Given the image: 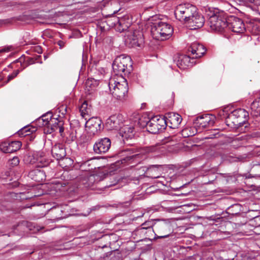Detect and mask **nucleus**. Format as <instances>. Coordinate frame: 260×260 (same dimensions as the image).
Returning <instances> with one entry per match:
<instances>
[{
    "label": "nucleus",
    "instance_id": "052dcab7",
    "mask_svg": "<svg viewBox=\"0 0 260 260\" xmlns=\"http://www.w3.org/2000/svg\"><path fill=\"white\" fill-rule=\"evenodd\" d=\"M235 206H236V207H238V206H239V205H235Z\"/></svg>",
    "mask_w": 260,
    "mask_h": 260
},
{
    "label": "nucleus",
    "instance_id": "393cba45",
    "mask_svg": "<svg viewBox=\"0 0 260 260\" xmlns=\"http://www.w3.org/2000/svg\"><path fill=\"white\" fill-rule=\"evenodd\" d=\"M38 155L37 154H34L31 155H29L25 159V161L27 163L30 164H37V166L38 167H43L45 166V164L39 165V163H42L43 161V159L41 157V155H40V157H38Z\"/></svg>",
    "mask_w": 260,
    "mask_h": 260
},
{
    "label": "nucleus",
    "instance_id": "cd10ccee",
    "mask_svg": "<svg viewBox=\"0 0 260 260\" xmlns=\"http://www.w3.org/2000/svg\"><path fill=\"white\" fill-rule=\"evenodd\" d=\"M120 156H123V157L119 160H116L115 162V170L116 169V167H119L120 164H123L128 162V161H131L132 159H133L134 157H136L137 156V154L132 155H128L127 154H122Z\"/></svg>",
    "mask_w": 260,
    "mask_h": 260
},
{
    "label": "nucleus",
    "instance_id": "412c9836",
    "mask_svg": "<svg viewBox=\"0 0 260 260\" xmlns=\"http://www.w3.org/2000/svg\"><path fill=\"white\" fill-rule=\"evenodd\" d=\"M28 177L36 182H40L45 179L46 175L43 170L36 169L29 172Z\"/></svg>",
    "mask_w": 260,
    "mask_h": 260
},
{
    "label": "nucleus",
    "instance_id": "4d7b16f0",
    "mask_svg": "<svg viewBox=\"0 0 260 260\" xmlns=\"http://www.w3.org/2000/svg\"><path fill=\"white\" fill-rule=\"evenodd\" d=\"M112 186V185H110L109 186H106V187H105V188H107V187H110V186Z\"/></svg>",
    "mask_w": 260,
    "mask_h": 260
},
{
    "label": "nucleus",
    "instance_id": "1a4fd4ad",
    "mask_svg": "<svg viewBox=\"0 0 260 260\" xmlns=\"http://www.w3.org/2000/svg\"><path fill=\"white\" fill-rule=\"evenodd\" d=\"M227 25L229 29L236 33H243L246 29L242 20L234 16L228 18Z\"/></svg>",
    "mask_w": 260,
    "mask_h": 260
},
{
    "label": "nucleus",
    "instance_id": "5fc2aeb1",
    "mask_svg": "<svg viewBox=\"0 0 260 260\" xmlns=\"http://www.w3.org/2000/svg\"><path fill=\"white\" fill-rule=\"evenodd\" d=\"M109 89L111 90V87H110V83H109Z\"/></svg>",
    "mask_w": 260,
    "mask_h": 260
},
{
    "label": "nucleus",
    "instance_id": "72a5a7b5",
    "mask_svg": "<svg viewBox=\"0 0 260 260\" xmlns=\"http://www.w3.org/2000/svg\"><path fill=\"white\" fill-rule=\"evenodd\" d=\"M99 178V176L96 175H90L88 178V186L91 187L92 185L94 183L96 180Z\"/></svg>",
    "mask_w": 260,
    "mask_h": 260
},
{
    "label": "nucleus",
    "instance_id": "a18cd8bd",
    "mask_svg": "<svg viewBox=\"0 0 260 260\" xmlns=\"http://www.w3.org/2000/svg\"><path fill=\"white\" fill-rule=\"evenodd\" d=\"M255 5H260V0H255Z\"/></svg>",
    "mask_w": 260,
    "mask_h": 260
},
{
    "label": "nucleus",
    "instance_id": "4468645a",
    "mask_svg": "<svg viewBox=\"0 0 260 260\" xmlns=\"http://www.w3.org/2000/svg\"><path fill=\"white\" fill-rule=\"evenodd\" d=\"M205 23V19L201 14H199L198 10L196 14H194L186 23L191 29H197L201 28Z\"/></svg>",
    "mask_w": 260,
    "mask_h": 260
},
{
    "label": "nucleus",
    "instance_id": "9d476101",
    "mask_svg": "<svg viewBox=\"0 0 260 260\" xmlns=\"http://www.w3.org/2000/svg\"><path fill=\"white\" fill-rule=\"evenodd\" d=\"M50 123L46 127L44 131L47 134H51L53 132H58L61 135L64 131L63 124L64 122L62 120L61 118L58 115V117L53 118L50 121Z\"/></svg>",
    "mask_w": 260,
    "mask_h": 260
},
{
    "label": "nucleus",
    "instance_id": "20e7f679",
    "mask_svg": "<svg viewBox=\"0 0 260 260\" xmlns=\"http://www.w3.org/2000/svg\"><path fill=\"white\" fill-rule=\"evenodd\" d=\"M198 10L197 7L190 4L186 3L178 5L175 10L176 18L180 21H184L186 23L189 19L196 14Z\"/></svg>",
    "mask_w": 260,
    "mask_h": 260
},
{
    "label": "nucleus",
    "instance_id": "f704fd0d",
    "mask_svg": "<svg viewBox=\"0 0 260 260\" xmlns=\"http://www.w3.org/2000/svg\"><path fill=\"white\" fill-rule=\"evenodd\" d=\"M19 158L17 156H15L12 159L9 160V165L12 167H14L19 165Z\"/></svg>",
    "mask_w": 260,
    "mask_h": 260
},
{
    "label": "nucleus",
    "instance_id": "8fccbe9b",
    "mask_svg": "<svg viewBox=\"0 0 260 260\" xmlns=\"http://www.w3.org/2000/svg\"><path fill=\"white\" fill-rule=\"evenodd\" d=\"M159 176L158 175H156V176H152V177H153L154 178H158Z\"/></svg>",
    "mask_w": 260,
    "mask_h": 260
},
{
    "label": "nucleus",
    "instance_id": "5701e85b",
    "mask_svg": "<svg viewBox=\"0 0 260 260\" xmlns=\"http://www.w3.org/2000/svg\"><path fill=\"white\" fill-rule=\"evenodd\" d=\"M232 113L236 117L238 120L241 121L242 126L245 123L247 120V117L248 113L245 110L242 109H237L232 112Z\"/></svg>",
    "mask_w": 260,
    "mask_h": 260
},
{
    "label": "nucleus",
    "instance_id": "9b49d317",
    "mask_svg": "<svg viewBox=\"0 0 260 260\" xmlns=\"http://www.w3.org/2000/svg\"><path fill=\"white\" fill-rule=\"evenodd\" d=\"M111 142L110 139L104 138L99 139L93 145V150L97 154L106 153L111 147Z\"/></svg>",
    "mask_w": 260,
    "mask_h": 260
},
{
    "label": "nucleus",
    "instance_id": "4be33fe9",
    "mask_svg": "<svg viewBox=\"0 0 260 260\" xmlns=\"http://www.w3.org/2000/svg\"><path fill=\"white\" fill-rule=\"evenodd\" d=\"M212 118H214L212 115L206 114L197 118V123L199 124L200 127L206 128L209 125L213 124Z\"/></svg>",
    "mask_w": 260,
    "mask_h": 260
},
{
    "label": "nucleus",
    "instance_id": "ea45409f",
    "mask_svg": "<svg viewBox=\"0 0 260 260\" xmlns=\"http://www.w3.org/2000/svg\"><path fill=\"white\" fill-rule=\"evenodd\" d=\"M34 51L35 52H37V53L40 54V53H42V48L39 46H35L34 47Z\"/></svg>",
    "mask_w": 260,
    "mask_h": 260
},
{
    "label": "nucleus",
    "instance_id": "bb28decb",
    "mask_svg": "<svg viewBox=\"0 0 260 260\" xmlns=\"http://www.w3.org/2000/svg\"><path fill=\"white\" fill-rule=\"evenodd\" d=\"M36 130L37 128L36 127L28 125L23 127L18 131V134L20 137H25L32 134L34 132H36Z\"/></svg>",
    "mask_w": 260,
    "mask_h": 260
},
{
    "label": "nucleus",
    "instance_id": "7c9ffc66",
    "mask_svg": "<svg viewBox=\"0 0 260 260\" xmlns=\"http://www.w3.org/2000/svg\"><path fill=\"white\" fill-rule=\"evenodd\" d=\"M81 115L84 117L86 115H88L89 112H90V108L88 107L87 102L86 101H84L79 109Z\"/></svg>",
    "mask_w": 260,
    "mask_h": 260
},
{
    "label": "nucleus",
    "instance_id": "603ef678",
    "mask_svg": "<svg viewBox=\"0 0 260 260\" xmlns=\"http://www.w3.org/2000/svg\"><path fill=\"white\" fill-rule=\"evenodd\" d=\"M240 160V158L239 157H236L235 161H237V160Z\"/></svg>",
    "mask_w": 260,
    "mask_h": 260
},
{
    "label": "nucleus",
    "instance_id": "b1692460",
    "mask_svg": "<svg viewBox=\"0 0 260 260\" xmlns=\"http://www.w3.org/2000/svg\"><path fill=\"white\" fill-rule=\"evenodd\" d=\"M225 123L228 126L233 128L242 126L241 121L238 120L232 112L226 117Z\"/></svg>",
    "mask_w": 260,
    "mask_h": 260
},
{
    "label": "nucleus",
    "instance_id": "7ed1b4c3",
    "mask_svg": "<svg viewBox=\"0 0 260 260\" xmlns=\"http://www.w3.org/2000/svg\"><path fill=\"white\" fill-rule=\"evenodd\" d=\"M117 125H115V131H118L116 137H121L123 142L125 140L132 139L134 137V127L132 125L123 124L125 123V118L121 114H118L116 117Z\"/></svg>",
    "mask_w": 260,
    "mask_h": 260
},
{
    "label": "nucleus",
    "instance_id": "c756f323",
    "mask_svg": "<svg viewBox=\"0 0 260 260\" xmlns=\"http://www.w3.org/2000/svg\"><path fill=\"white\" fill-rule=\"evenodd\" d=\"M59 165L63 168L68 169L73 164V160L69 157L66 156L62 158L59 159Z\"/></svg>",
    "mask_w": 260,
    "mask_h": 260
},
{
    "label": "nucleus",
    "instance_id": "a211bd4d",
    "mask_svg": "<svg viewBox=\"0 0 260 260\" xmlns=\"http://www.w3.org/2000/svg\"><path fill=\"white\" fill-rule=\"evenodd\" d=\"M127 42L129 43L132 47H141L144 42L142 33L139 31L134 32L129 37Z\"/></svg>",
    "mask_w": 260,
    "mask_h": 260
},
{
    "label": "nucleus",
    "instance_id": "49530a36",
    "mask_svg": "<svg viewBox=\"0 0 260 260\" xmlns=\"http://www.w3.org/2000/svg\"><path fill=\"white\" fill-rule=\"evenodd\" d=\"M250 3H252L254 5L255 0H247Z\"/></svg>",
    "mask_w": 260,
    "mask_h": 260
},
{
    "label": "nucleus",
    "instance_id": "423d86ee",
    "mask_svg": "<svg viewBox=\"0 0 260 260\" xmlns=\"http://www.w3.org/2000/svg\"><path fill=\"white\" fill-rule=\"evenodd\" d=\"M128 68H132V59L129 56L121 54L115 58V76H122V73Z\"/></svg>",
    "mask_w": 260,
    "mask_h": 260
},
{
    "label": "nucleus",
    "instance_id": "bf43d9fd",
    "mask_svg": "<svg viewBox=\"0 0 260 260\" xmlns=\"http://www.w3.org/2000/svg\"><path fill=\"white\" fill-rule=\"evenodd\" d=\"M117 13V12L115 10V12H114V14L115 15Z\"/></svg>",
    "mask_w": 260,
    "mask_h": 260
},
{
    "label": "nucleus",
    "instance_id": "2f4dec72",
    "mask_svg": "<svg viewBox=\"0 0 260 260\" xmlns=\"http://www.w3.org/2000/svg\"><path fill=\"white\" fill-rule=\"evenodd\" d=\"M154 224H155V222L152 220L146 221V222H145L144 223H142L141 225V229H140V230H143V229H146V230L149 229V230H151V229L152 228H153V230L154 231Z\"/></svg>",
    "mask_w": 260,
    "mask_h": 260
},
{
    "label": "nucleus",
    "instance_id": "c03bdc74",
    "mask_svg": "<svg viewBox=\"0 0 260 260\" xmlns=\"http://www.w3.org/2000/svg\"><path fill=\"white\" fill-rule=\"evenodd\" d=\"M90 160H88V161H86L85 162H84L81 166H84V167H86V166H90Z\"/></svg>",
    "mask_w": 260,
    "mask_h": 260
},
{
    "label": "nucleus",
    "instance_id": "f03ea898",
    "mask_svg": "<svg viewBox=\"0 0 260 260\" xmlns=\"http://www.w3.org/2000/svg\"><path fill=\"white\" fill-rule=\"evenodd\" d=\"M151 35L157 40L164 41L170 38L173 32L172 26L166 22L159 21L151 26Z\"/></svg>",
    "mask_w": 260,
    "mask_h": 260
},
{
    "label": "nucleus",
    "instance_id": "aec40b11",
    "mask_svg": "<svg viewBox=\"0 0 260 260\" xmlns=\"http://www.w3.org/2000/svg\"><path fill=\"white\" fill-rule=\"evenodd\" d=\"M51 153L53 157L57 160L60 159L66 156L65 148L61 143L56 144L52 147Z\"/></svg>",
    "mask_w": 260,
    "mask_h": 260
},
{
    "label": "nucleus",
    "instance_id": "864d4df0",
    "mask_svg": "<svg viewBox=\"0 0 260 260\" xmlns=\"http://www.w3.org/2000/svg\"><path fill=\"white\" fill-rule=\"evenodd\" d=\"M111 66H112V68H114V61L112 63Z\"/></svg>",
    "mask_w": 260,
    "mask_h": 260
},
{
    "label": "nucleus",
    "instance_id": "dca6fc26",
    "mask_svg": "<svg viewBox=\"0 0 260 260\" xmlns=\"http://www.w3.org/2000/svg\"><path fill=\"white\" fill-rule=\"evenodd\" d=\"M21 146V143L19 141L4 142L0 144V149L4 153H13L18 150Z\"/></svg>",
    "mask_w": 260,
    "mask_h": 260
},
{
    "label": "nucleus",
    "instance_id": "ddd939ff",
    "mask_svg": "<svg viewBox=\"0 0 260 260\" xmlns=\"http://www.w3.org/2000/svg\"><path fill=\"white\" fill-rule=\"evenodd\" d=\"M102 120L98 117H92L86 122V127L88 129V132L94 135L102 128Z\"/></svg>",
    "mask_w": 260,
    "mask_h": 260
},
{
    "label": "nucleus",
    "instance_id": "6e6552de",
    "mask_svg": "<svg viewBox=\"0 0 260 260\" xmlns=\"http://www.w3.org/2000/svg\"><path fill=\"white\" fill-rule=\"evenodd\" d=\"M159 235L158 238L168 237L172 233V228L170 223L165 221H158L155 222L154 230Z\"/></svg>",
    "mask_w": 260,
    "mask_h": 260
},
{
    "label": "nucleus",
    "instance_id": "473e14b6",
    "mask_svg": "<svg viewBox=\"0 0 260 260\" xmlns=\"http://www.w3.org/2000/svg\"><path fill=\"white\" fill-rule=\"evenodd\" d=\"M112 118V116H110L105 122V127L108 130H113L114 129V122Z\"/></svg>",
    "mask_w": 260,
    "mask_h": 260
},
{
    "label": "nucleus",
    "instance_id": "c85d7f7f",
    "mask_svg": "<svg viewBox=\"0 0 260 260\" xmlns=\"http://www.w3.org/2000/svg\"><path fill=\"white\" fill-rule=\"evenodd\" d=\"M54 118L55 117H53L51 112H47L39 118L38 121L40 122V121L42 120V125L47 127V126L51 123L50 121Z\"/></svg>",
    "mask_w": 260,
    "mask_h": 260
},
{
    "label": "nucleus",
    "instance_id": "a878e982",
    "mask_svg": "<svg viewBox=\"0 0 260 260\" xmlns=\"http://www.w3.org/2000/svg\"><path fill=\"white\" fill-rule=\"evenodd\" d=\"M251 115L253 118L260 116V97L255 99L251 104Z\"/></svg>",
    "mask_w": 260,
    "mask_h": 260
},
{
    "label": "nucleus",
    "instance_id": "a19ab883",
    "mask_svg": "<svg viewBox=\"0 0 260 260\" xmlns=\"http://www.w3.org/2000/svg\"><path fill=\"white\" fill-rule=\"evenodd\" d=\"M132 150L128 149V148H125V149H123L122 151H121V153H130V152H131Z\"/></svg>",
    "mask_w": 260,
    "mask_h": 260
},
{
    "label": "nucleus",
    "instance_id": "58836bf2",
    "mask_svg": "<svg viewBox=\"0 0 260 260\" xmlns=\"http://www.w3.org/2000/svg\"><path fill=\"white\" fill-rule=\"evenodd\" d=\"M255 126L260 129V116L254 118L252 120Z\"/></svg>",
    "mask_w": 260,
    "mask_h": 260
},
{
    "label": "nucleus",
    "instance_id": "f3484780",
    "mask_svg": "<svg viewBox=\"0 0 260 260\" xmlns=\"http://www.w3.org/2000/svg\"><path fill=\"white\" fill-rule=\"evenodd\" d=\"M128 17H118L115 15V30L119 32L126 30L129 26Z\"/></svg>",
    "mask_w": 260,
    "mask_h": 260
},
{
    "label": "nucleus",
    "instance_id": "de8ad7c7",
    "mask_svg": "<svg viewBox=\"0 0 260 260\" xmlns=\"http://www.w3.org/2000/svg\"><path fill=\"white\" fill-rule=\"evenodd\" d=\"M123 180H125V178H121V181H120V179H118V180L117 181V183H120L121 182H123Z\"/></svg>",
    "mask_w": 260,
    "mask_h": 260
},
{
    "label": "nucleus",
    "instance_id": "f8f14e48",
    "mask_svg": "<svg viewBox=\"0 0 260 260\" xmlns=\"http://www.w3.org/2000/svg\"><path fill=\"white\" fill-rule=\"evenodd\" d=\"M164 117L166 121V125H168L174 129L178 128L182 120L181 115L174 112L167 113Z\"/></svg>",
    "mask_w": 260,
    "mask_h": 260
},
{
    "label": "nucleus",
    "instance_id": "09e8293b",
    "mask_svg": "<svg viewBox=\"0 0 260 260\" xmlns=\"http://www.w3.org/2000/svg\"><path fill=\"white\" fill-rule=\"evenodd\" d=\"M3 78V77L2 75V74H0V81H1V80H2Z\"/></svg>",
    "mask_w": 260,
    "mask_h": 260
},
{
    "label": "nucleus",
    "instance_id": "e433bc0d",
    "mask_svg": "<svg viewBox=\"0 0 260 260\" xmlns=\"http://www.w3.org/2000/svg\"><path fill=\"white\" fill-rule=\"evenodd\" d=\"M19 73V70H15L12 74L8 76V79L6 83H8L10 81L15 78Z\"/></svg>",
    "mask_w": 260,
    "mask_h": 260
},
{
    "label": "nucleus",
    "instance_id": "4c0bfd02",
    "mask_svg": "<svg viewBox=\"0 0 260 260\" xmlns=\"http://www.w3.org/2000/svg\"><path fill=\"white\" fill-rule=\"evenodd\" d=\"M161 165H157L150 166L149 168H148V173H149V175H150L151 173H152L153 171H157L158 168L161 167Z\"/></svg>",
    "mask_w": 260,
    "mask_h": 260
},
{
    "label": "nucleus",
    "instance_id": "6e6d98bb",
    "mask_svg": "<svg viewBox=\"0 0 260 260\" xmlns=\"http://www.w3.org/2000/svg\"><path fill=\"white\" fill-rule=\"evenodd\" d=\"M61 42H60L58 43V45L60 46V47H61Z\"/></svg>",
    "mask_w": 260,
    "mask_h": 260
},
{
    "label": "nucleus",
    "instance_id": "3c124183",
    "mask_svg": "<svg viewBox=\"0 0 260 260\" xmlns=\"http://www.w3.org/2000/svg\"><path fill=\"white\" fill-rule=\"evenodd\" d=\"M95 168V167H93H93H91V168H89L88 169V170H93V169H94Z\"/></svg>",
    "mask_w": 260,
    "mask_h": 260
},
{
    "label": "nucleus",
    "instance_id": "6ab92c4d",
    "mask_svg": "<svg viewBox=\"0 0 260 260\" xmlns=\"http://www.w3.org/2000/svg\"><path fill=\"white\" fill-rule=\"evenodd\" d=\"M191 55H181L178 57L177 61V66L181 69H185L187 67H191L194 63Z\"/></svg>",
    "mask_w": 260,
    "mask_h": 260
},
{
    "label": "nucleus",
    "instance_id": "37998d69",
    "mask_svg": "<svg viewBox=\"0 0 260 260\" xmlns=\"http://www.w3.org/2000/svg\"><path fill=\"white\" fill-rule=\"evenodd\" d=\"M157 149L156 147L155 146H152L149 147V151L150 152H154Z\"/></svg>",
    "mask_w": 260,
    "mask_h": 260
},
{
    "label": "nucleus",
    "instance_id": "79ce46f5",
    "mask_svg": "<svg viewBox=\"0 0 260 260\" xmlns=\"http://www.w3.org/2000/svg\"><path fill=\"white\" fill-rule=\"evenodd\" d=\"M10 48H9V47L5 48L0 49V53L4 52H8L10 51Z\"/></svg>",
    "mask_w": 260,
    "mask_h": 260
},
{
    "label": "nucleus",
    "instance_id": "39448f33",
    "mask_svg": "<svg viewBox=\"0 0 260 260\" xmlns=\"http://www.w3.org/2000/svg\"><path fill=\"white\" fill-rule=\"evenodd\" d=\"M144 125L150 133L156 134L165 129L166 121L164 117L156 115L146 121Z\"/></svg>",
    "mask_w": 260,
    "mask_h": 260
},
{
    "label": "nucleus",
    "instance_id": "f257e3e1",
    "mask_svg": "<svg viewBox=\"0 0 260 260\" xmlns=\"http://www.w3.org/2000/svg\"><path fill=\"white\" fill-rule=\"evenodd\" d=\"M208 24L212 30L215 31H222L228 26V19L224 16L223 11H219L218 9H209L208 13Z\"/></svg>",
    "mask_w": 260,
    "mask_h": 260
},
{
    "label": "nucleus",
    "instance_id": "0eeeda50",
    "mask_svg": "<svg viewBox=\"0 0 260 260\" xmlns=\"http://www.w3.org/2000/svg\"><path fill=\"white\" fill-rule=\"evenodd\" d=\"M120 81L115 80V98L122 102L127 98L128 84L126 80L122 76H120Z\"/></svg>",
    "mask_w": 260,
    "mask_h": 260
},
{
    "label": "nucleus",
    "instance_id": "13d9d810",
    "mask_svg": "<svg viewBox=\"0 0 260 260\" xmlns=\"http://www.w3.org/2000/svg\"><path fill=\"white\" fill-rule=\"evenodd\" d=\"M116 251H118V249H115L114 251L115 252Z\"/></svg>",
    "mask_w": 260,
    "mask_h": 260
},
{
    "label": "nucleus",
    "instance_id": "2eb2a0df",
    "mask_svg": "<svg viewBox=\"0 0 260 260\" xmlns=\"http://www.w3.org/2000/svg\"><path fill=\"white\" fill-rule=\"evenodd\" d=\"M206 51L205 47L198 42H194L188 48V52H191L192 59L202 57Z\"/></svg>",
    "mask_w": 260,
    "mask_h": 260
},
{
    "label": "nucleus",
    "instance_id": "c9c22d12",
    "mask_svg": "<svg viewBox=\"0 0 260 260\" xmlns=\"http://www.w3.org/2000/svg\"><path fill=\"white\" fill-rule=\"evenodd\" d=\"M251 222L252 225L254 226L255 228L260 227V216L255 217Z\"/></svg>",
    "mask_w": 260,
    "mask_h": 260
}]
</instances>
